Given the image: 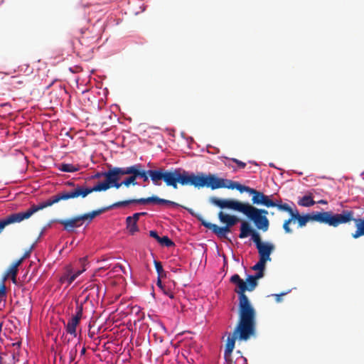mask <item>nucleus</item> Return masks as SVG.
Wrapping results in <instances>:
<instances>
[{
  "instance_id": "46",
  "label": "nucleus",
  "mask_w": 364,
  "mask_h": 364,
  "mask_svg": "<svg viewBox=\"0 0 364 364\" xmlns=\"http://www.w3.org/2000/svg\"><path fill=\"white\" fill-rule=\"evenodd\" d=\"M16 80V78L14 77V82H13V84H21L22 83L21 81H19V80L17 81Z\"/></svg>"
},
{
  "instance_id": "5",
  "label": "nucleus",
  "mask_w": 364,
  "mask_h": 364,
  "mask_svg": "<svg viewBox=\"0 0 364 364\" xmlns=\"http://www.w3.org/2000/svg\"><path fill=\"white\" fill-rule=\"evenodd\" d=\"M180 168L166 170L163 168L158 169L144 170L142 164L138 168V177L143 179L144 182L149 181L150 177L152 183L156 186H160L164 181L167 186H171L174 189L178 188Z\"/></svg>"
},
{
  "instance_id": "33",
  "label": "nucleus",
  "mask_w": 364,
  "mask_h": 364,
  "mask_svg": "<svg viewBox=\"0 0 364 364\" xmlns=\"http://www.w3.org/2000/svg\"><path fill=\"white\" fill-rule=\"evenodd\" d=\"M126 223H127V228L132 235H134L135 232L139 231V228L136 225V223H134V222L129 223L128 220H126Z\"/></svg>"
},
{
  "instance_id": "14",
  "label": "nucleus",
  "mask_w": 364,
  "mask_h": 364,
  "mask_svg": "<svg viewBox=\"0 0 364 364\" xmlns=\"http://www.w3.org/2000/svg\"><path fill=\"white\" fill-rule=\"evenodd\" d=\"M252 201L253 204L262 205L267 208L274 207V201L270 199L269 196L264 195L262 192L254 189Z\"/></svg>"
},
{
  "instance_id": "23",
  "label": "nucleus",
  "mask_w": 364,
  "mask_h": 364,
  "mask_svg": "<svg viewBox=\"0 0 364 364\" xmlns=\"http://www.w3.org/2000/svg\"><path fill=\"white\" fill-rule=\"evenodd\" d=\"M125 174L122 173H117L115 176H114V178H115V182H112V187H114L116 188H119L122 186H124L126 187H129L132 185V182L127 177L123 181L119 182L121 176H124Z\"/></svg>"
},
{
  "instance_id": "1",
  "label": "nucleus",
  "mask_w": 364,
  "mask_h": 364,
  "mask_svg": "<svg viewBox=\"0 0 364 364\" xmlns=\"http://www.w3.org/2000/svg\"><path fill=\"white\" fill-rule=\"evenodd\" d=\"M65 185L68 186L73 187V189L68 191H62L58 193V194L52 196L48 198L46 201L41 202L38 205H32L31 207L25 212H19L11 214L6 217L4 219H0V233L4 229V228L9 225L20 223L24 220L28 219L33 215L35 213L41 210L46 208L50 207L55 203H58L60 200H67L69 199L77 198L79 196H70L73 192L75 191L77 188H88V187L80 186L78 184H75L72 181H67Z\"/></svg>"
},
{
  "instance_id": "41",
  "label": "nucleus",
  "mask_w": 364,
  "mask_h": 364,
  "mask_svg": "<svg viewBox=\"0 0 364 364\" xmlns=\"http://www.w3.org/2000/svg\"><path fill=\"white\" fill-rule=\"evenodd\" d=\"M231 161H232L234 163H235L240 168H245L246 166V164L243 161H241L235 158L230 159Z\"/></svg>"
},
{
  "instance_id": "9",
  "label": "nucleus",
  "mask_w": 364,
  "mask_h": 364,
  "mask_svg": "<svg viewBox=\"0 0 364 364\" xmlns=\"http://www.w3.org/2000/svg\"><path fill=\"white\" fill-rule=\"evenodd\" d=\"M355 218V212L353 210H343L341 213L337 214L330 212L329 225L338 227L341 224L353 221Z\"/></svg>"
},
{
  "instance_id": "25",
  "label": "nucleus",
  "mask_w": 364,
  "mask_h": 364,
  "mask_svg": "<svg viewBox=\"0 0 364 364\" xmlns=\"http://www.w3.org/2000/svg\"><path fill=\"white\" fill-rule=\"evenodd\" d=\"M94 26H89L87 28H82V38H91L92 39L97 38V35L95 33Z\"/></svg>"
},
{
  "instance_id": "36",
  "label": "nucleus",
  "mask_w": 364,
  "mask_h": 364,
  "mask_svg": "<svg viewBox=\"0 0 364 364\" xmlns=\"http://www.w3.org/2000/svg\"><path fill=\"white\" fill-rule=\"evenodd\" d=\"M77 344H76L73 348H72L69 351V362L72 363L75 360L77 353Z\"/></svg>"
},
{
  "instance_id": "22",
  "label": "nucleus",
  "mask_w": 364,
  "mask_h": 364,
  "mask_svg": "<svg viewBox=\"0 0 364 364\" xmlns=\"http://www.w3.org/2000/svg\"><path fill=\"white\" fill-rule=\"evenodd\" d=\"M80 322L77 321V318H70L68 323L65 325L66 332L74 337L77 336L76 328L79 325Z\"/></svg>"
},
{
  "instance_id": "6",
  "label": "nucleus",
  "mask_w": 364,
  "mask_h": 364,
  "mask_svg": "<svg viewBox=\"0 0 364 364\" xmlns=\"http://www.w3.org/2000/svg\"><path fill=\"white\" fill-rule=\"evenodd\" d=\"M230 281L237 286L235 291L238 294V315L256 318V311L245 294L248 291L247 283L237 274H233Z\"/></svg>"
},
{
  "instance_id": "44",
  "label": "nucleus",
  "mask_w": 364,
  "mask_h": 364,
  "mask_svg": "<svg viewBox=\"0 0 364 364\" xmlns=\"http://www.w3.org/2000/svg\"><path fill=\"white\" fill-rule=\"evenodd\" d=\"M32 249H33V247H31L30 248V250H28V251H26V252L23 254V256H22V257L18 259V260H21V264H22V262H23V260H24L25 259L28 258V257L30 256Z\"/></svg>"
},
{
  "instance_id": "24",
  "label": "nucleus",
  "mask_w": 364,
  "mask_h": 364,
  "mask_svg": "<svg viewBox=\"0 0 364 364\" xmlns=\"http://www.w3.org/2000/svg\"><path fill=\"white\" fill-rule=\"evenodd\" d=\"M315 203L316 202L314 200L312 194L311 193L303 196L298 201V204L304 207H310L314 205Z\"/></svg>"
},
{
  "instance_id": "16",
  "label": "nucleus",
  "mask_w": 364,
  "mask_h": 364,
  "mask_svg": "<svg viewBox=\"0 0 364 364\" xmlns=\"http://www.w3.org/2000/svg\"><path fill=\"white\" fill-rule=\"evenodd\" d=\"M310 221H316L329 225L330 212H313L309 214Z\"/></svg>"
},
{
  "instance_id": "15",
  "label": "nucleus",
  "mask_w": 364,
  "mask_h": 364,
  "mask_svg": "<svg viewBox=\"0 0 364 364\" xmlns=\"http://www.w3.org/2000/svg\"><path fill=\"white\" fill-rule=\"evenodd\" d=\"M249 235L252 236V240L253 242H255V235L257 237H260L259 234L256 230L251 228L249 223L244 221L242 223L240 226V233L239 235V237L240 238H245Z\"/></svg>"
},
{
  "instance_id": "11",
  "label": "nucleus",
  "mask_w": 364,
  "mask_h": 364,
  "mask_svg": "<svg viewBox=\"0 0 364 364\" xmlns=\"http://www.w3.org/2000/svg\"><path fill=\"white\" fill-rule=\"evenodd\" d=\"M198 220L201 223V225L205 228L210 230L214 234H215L220 238H225L226 234L230 232V228L225 225L224 227H219L215 224L207 222L201 215L197 216Z\"/></svg>"
},
{
  "instance_id": "37",
  "label": "nucleus",
  "mask_w": 364,
  "mask_h": 364,
  "mask_svg": "<svg viewBox=\"0 0 364 364\" xmlns=\"http://www.w3.org/2000/svg\"><path fill=\"white\" fill-rule=\"evenodd\" d=\"M146 214V213H136L132 216L127 217V220H128L129 223L130 222L137 223V221L139 219V217L141 215H144Z\"/></svg>"
},
{
  "instance_id": "19",
  "label": "nucleus",
  "mask_w": 364,
  "mask_h": 364,
  "mask_svg": "<svg viewBox=\"0 0 364 364\" xmlns=\"http://www.w3.org/2000/svg\"><path fill=\"white\" fill-rule=\"evenodd\" d=\"M218 218L221 223H225L228 226H233L239 221V218L237 217L225 214L222 211L219 212Z\"/></svg>"
},
{
  "instance_id": "31",
  "label": "nucleus",
  "mask_w": 364,
  "mask_h": 364,
  "mask_svg": "<svg viewBox=\"0 0 364 364\" xmlns=\"http://www.w3.org/2000/svg\"><path fill=\"white\" fill-rule=\"evenodd\" d=\"M159 243L162 245L167 247H173L174 246V242L168 237V236H163L161 237Z\"/></svg>"
},
{
  "instance_id": "29",
  "label": "nucleus",
  "mask_w": 364,
  "mask_h": 364,
  "mask_svg": "<svg viewBox=\"0 0 364 364\" xmlns=\"http://www.w3.org/2000/svg\"><path fill=\"white\" fill-rule=\"evenodd\" d=\"M158 205H170L172 206H178L179 205L173 201L168 200L166 199L160 198L158 196H156L155 203Z\"/></svg>"
},
{
  "instance_id": "7",
  "label": "nucleus",
  "mask_w": 364,
  "mask_h": 364,
  "mask_svg": "<svg viewBox=\"0 0 364 364\" xmlns=\"http://www.w3.org/2000/svg\"><path fill=\"white\" fill-rule=\"evenodd\" d=\"M117 167H112L109 166V169L105 172H97L92 178H100L102 176L105 177V180L102 182L97 183L93 187H88V188H77L75 192H73L70 196H81V198H85L88 194L92 192L105 191L109 188H112V182H115L114 176L117 174Z\"/></svg>"
},
{
  "instance_id": "28",
  "label": "nucleus",
  "mask_w": 364,
  "mask_h": 364,
  "mask_svg": "<svg viewBox=\"0 0 364 364\" xmlns=\"http://www.w3.org/2000/svg\"><path fill=\"white\" fill-rule=\"evenodd\" d=\"M245 282L247 283L248 291H252L258 284L257 281H256L253 275H249Z\"/></svg>"
},
{
  "instance_id": "42",
  "label": "nucleus",
  "mask_w": 364,
  "mask_h": 364,
  "mask_svg": "<svg viewBox=\"0 0 364 364\" xmlns=\"http://www.w3.org/2000/svg\"><path fill=\"white\" fill-rule=\"evenodd\" d=\"M6 290L5 284L3 281L0 284V296L3 297V296H6Z\"/></svg>"
},
{
  "instance_id": "17",
  "label": "nucleus",
  "mask_w": 364,
  "mask_h": 364,
  "mask_svg": "<svg viewBox=\"0 0 364 364\" xmlns=\"http://www.w3.org/2000/svg\"><path fill=\"white\" fill-rule=\"evenodd\" d=\"M21 264V260H16V262H14L11 265V267L7 269L4 277V281H5L7 278L10 277L12 282L14 284H16V276L18 272V267Z\"/></svg>"
},
{
  "instance_id": "43",
  "label": "nucleus",
  "mask_w": 364,
  "mask_h": 364,
  "mask_svg": "<svg viewBox=\"0 0 364 364\" xmlns=\"http://www.w3.org/2000/svg\"><path fill=\"white\" fill-rule=\"evenodd\" d=\"M149 235H150V237H153V238L156 239V240H157V242H159V240H160V239H161V237H160V236L158 235L157 232H156V231H155V230H151V231H149Z\"/></svg>"
},
{
  "instance_id": "47",
  "label": "nucleus",
  "mask_w": 364,
  "mask_h": 364,
  "mask_svg": "<svg viewBox=\"0 0 364 364\" xmlns=\"http://www.w3.org/2000/svg\"><path fill=\"white\" fill-rule=\"evenodd\" d=\"M318 203L321 204H327V201L325 200H320Z\"/></svg>"
},
{
  "instance_id": "20",
  "label": "nucleus",
  "mask_w": 364,
  "mask_h": 364,
  "mask_svg": "<svg viewBox=\"0 0 364 364\" xmlns=\"http://www.w3.org/2000/svg\"><path fill=\"white\" fill-rule=\"evenodd\" d=\"M228 186L227 188L229 189H237L240 193L247 192L250 194L253 193L254 188H252L249 186H246L239 183L238 182H235L231 180L228 181Z\"/></svg>"
},
{
  "instance_id": "34",
  "label": "nucleus",
  "mask_w": 364,
  "mask_h": 364,
  "mask_svg": "<svg viewBox=\"0 0 364 364\" xmlns=\"http://www.w3.org/2000/svg\"><path fill=\"white\" fill-rule=\"evenodd\" d=\"M72 275V270L68 269L67 272L60 277L61 283H67L68 285L71 284L73 282H70V277Z\"/></svg>"
},
{
  "instance_id": "39",
  "label": "nucleus",
  "mask_w": 364,
  "mask_h": 364,
  "mask_svg": "<svg viewBox=\"0 0 364 364\" xmlns=\"http://www.w3.org/2000/svg\"><path fill=\"white\" fill-rule=\"evenodd\" d=\"M157 286L164 292V294H166V295H168L170 298H173V295L171 294V293H168L166 289H165V287L162 284V282L161 280V278L158 277V279H157V283H156Z\"/></svg>"
},
{
  "instance_id": "35",
  "label": "nucleus",
  "mask_w": 364,
  "mask_h": 364,
  "mask_svg": "<svg viewBox=\"0 0 364 364\" xmlns=\"http://www.w3.org/2000/svg\"><path fill=\"white\" fill-rule=\"evenodd\" d=\"M154 266L156 270V272L159 275L158 277L161 278V277H163V274L164 273L163 266L160 262H158L156 260H154Z\"/></svg>"
},
{
  "instance_id": "40",
  "label": "nucleus",
  "mask_w": 364,
  "mask_h": 364,
  "mask_svg": "<svg viewBox=\"0 0 364 364\" xmlns=\"http://www.w3.org/2000/svg\"><path fill=\"white\" fill-rule=\"evenodd\" d=\"M85 270V269H82V270H78L74 274H72V275L70 276V282H73L75 279L79 276Z\"/></svg>"
},
{
  "instance_id": "8",
  "label": "nucleus",
  "mask_w": 364,
  "mask_h": 364,
  "mask_svg": "<svg viewBox=\"0 0 364 364\" xmlns=\"http://www.w3.org/2000/svg\"><path fill=\"white\" fill-rule=\"evenodd\" d=\"M108 210H109V207L102 208L69 219L60 220L58 223L63 226L65 230L70 232H73L75 228L82 226L84 222L87 221L90 223L96 216Z\"/></svg>"
},
{
  "instance_id": "13",
  "label": "nucleus",
  "mask_w": 364,
  "mask_h": 364,
  "mask_svg": "<svg viewBox=\"0 0 364 364\" xmlns=\"http://www.w3.org/2000/svg\"><path fill=\"white\" fill-rule=\"evenodd\" d=\"M138 168H140V164H136L133 166L126 167V168H120L117 167V174L122 173L129 175L128 178L132 182V186L137 185L136 179L138 177Z\"/></svg>"
},
{
  "instance_id": "4",
  "label": "nucleus",
  "mask_w": 364,
  "mask_h": 364,
  "mask_svg": "<svg viewBox=\"0 0 364 364\" xmlns=\"http://www.w3.org/2000/svg\"><path fill=\"white\" fill-rule=\"evenodd\" d=\"M228 179L218 178L213 174L205 175L199 173L196 175L193 173L180 168L178 183L181 186H193L195 188L207 187L212 190L227 188L228 186Z\"/></svg>"
},
{
  "instance_id": "27",
  "label": "nucleus",
  "mask_w": 364,
  "mask_h": 364,
  "mask_svg": "<svg viewBox=\"0 0 364 364\" xmlns=\"http://www.w3.org/2000/svg\"><path fill=\"white\" fill-rule=\"evenodd\" d=\"M59 170L63 172L73 173L79 170V167L70 164H61L59 166Z\"/></svg>"
},
{
  "instance_id": "2",
  "label": "nucleus",
  "mask_w": 364,
  "mask_h": 364,
  "mask_svg": "<svg viewBox=\"0 0 364 364\" xmlns=\"http://www.w3.org/2000/svg\"><path fill=\"white\" fill-rule=\"evenodd\" d=\"M210 201L220 208H230L242 213L254 223L257 229L263 232L268 230L269 222L267 218V210L259 209L249 203H243L234 200H223L216 197H211Z\"/></svg>"
},
{
  "instance_id": "32",
  "label": "nucleus",
  "mask_w": 364,
  "mask_h": 364,
  "mask_svg": "<svg viewBox=\"0 0 364 364\" xmlns=\"http://www.w3.org/2000/svg\"><path fill=\"white\" fill-rule=\"evenodd\" d=\"M82 305L77 303L75 314L71 318H77V321H80L82 316Z\"/></svg>"
},
{
  "instance_id": "45",
  "label": "nucleus",
  "mask_w": 364,
  "mask_h": 364,
  "mask_svg": "<svg viewBox=\"0 0 364 364\" xmlns=\"http://www.w3.org/2000/svg\"><path fill=\"white\" fill-rule=\"evenodd\" d=\"M255 278L256 281H257L259 279L263 277L264 276V271H258L255 275H253Z\"/></svg>"
},
{
  "instance_id": "10",
  "label": "nucleus",
  "mask_w": 364,
  "mask_h": 364,
  "mask_svg": "<svg viewBox=\"0 0 364 364\" xmlns=\"http://www.w3.org/2000/svg\"><path fill=\"white\" fill-rule=\"evenodd\" d=\"M255 240L254 243L255 244L256 248L257 249L259 258L264 259L267 262L272 260L271 254L275 250V246L271 242H262L261 237H255Z\"/></svg>"
},
{
  "instance_id": "3",
  "label": "nucleus",
  "mask_w": 364,
  "mask_h": 364,
  "mask_svg": "<svg viewBox=\"0 0 364 364\" xmlns=\"http://www.w3.org/2000/svg\"><path fill=\"white\" fill-rule=\"evenodd\" d=\"M256 318L238 315L237 323L231 335H229L225 344V355L232 353L235 341H247L256 333Z\"/></svg>"
},
{
  "instance_id": "21",
  "label": "nucleus",
  "mask_w": 364,
  "mask_h": 364,
  "mask_svg": "<svg viewBox=\"0 0 364 364\" xmlns=\"http://www.w3.org/2000/svg\"><path fill=\"white\" fill-rule=\"evenodd\" d=\"M291 219L293 220H297L299 227H304L310 221V215L309 214L301 215L298 210H296L293 214H291Z\"/></svg>"
},
{
  "instance_id": "51",
  "label": "nucleus",
  "mask_w": 364,
  "mask_h": 364,
  "mask_svg": "<svg viewBox=\"0 0 364 364\" xmlns=\"http://www.w3.org/2000/svg\"><path fill=\"white\" fill-rule=\"evenodd\" d=\"M191 214L193 215V212L191 210H188Z\"/></svg>"
},
{
  "instance_id": "30",
  "label": "nucleus",
  "mask_w": 364,
  "mask_h": 364,
  "mask_svg": "<svg viewBox=\"0 0 364 364\" xmlns=\"http://www.w3.org/2000/svg\"><path fill=\"white\" fill-rule=\"evenodd\" d=\"M267 261L259 258V261L252 267L255 271H264Z\"/></svg>"
},
{
  "instance_id": "49",
  "label": "nucleus",
  "mask_w": 364,
  "mask_h": 364,
  "mask_svg": "<svg viewBox=\"0 0 364 364\" xmlns=\"http://www.w3.org/2000/svg\"><path fill=\"white\" fill-rule=\"evenodd\" d=\"M118 267L123 271V272H124L123 267L121 264L119 265Z\"/></svg>"
},
{
  "instance_id": "38",
  "label": "nucleus",
  "mask_w": 364,
  "mask_h": 364,
  "mask_svg": "<svg viewBox=\"0 0 364 364\" xmlns=\"http://www.w3.org/2000/svg\"><path fill=\"white\" fill-rule=\"evenodd\" d=\"M293 221L291 219V216L290 218L285 220L283 224V228L287 233H291L292 232V230L289 228V224Z\"/></svg>"
},
{
  "instance_id": "12",
  "label": "nucleus",
  "mask_w": 364,
  "mask_h": 364,
  "mask_svg": "<svg viewBox=\"0 0 364 364\" xmlns=\"http://www.w3.org/2000/svg\"><path fill=\"white\" fill-rule=\"evenodd\" d=\"M156 196L149 197L146 198H139V199H129L122 201H118L114 203V204L109 205V209L113 208H120L124 207L129 204H141L146 205L149 203H155Z\"/></svg>"
},
{
  "instance_id": "50",
  "label": "nucleus",
  "mask_w": 364,
  "mask_h": 364,
  "mask_svg": "<svg viewBox=\"0 0 364 364\" xmlns=\"http://www.w3.org/2000/svg\"><path fill=\"white\" fill-rule=\"evenodd\" d=\"M276 296H277V300L279 301V294H277Z\"/></svg>"
},
{
  "instance_id": "26",
  "label": "nucleus",
  "mask_w": 364,
  "mask_h": 364,
  "mask_svg": "<svg viewBox=\"0 0 364 364\" xmlns=\"http://www.w3.org/2000/svg\"><path fill=\"white\" fill-rule=\"evenodd\" d=\"M274 207H277L279 210L287 212L290 216L295 211L287 203H282V201H274Z\"/></svg>"
},
{
  "instance_id": "18",
  "label": "nucleus",
  "mask_w": 364,
  "mask_h": 364,
  "mask_svg": "<svg viewBox=\"0 0 364 364\" xmlns=\"http://www.w3.org/2000/svg\"><path fill=\"white\" fill-rule=\"evenodd\" d=\"M353 223L355 224V230L351 234V237L353 239H358L364 236V217L355 218V220H353Z\"/></svg>"
},
{
  "instance_id": "48",
  "label": "nucleus",
  "mask_w": 364,
  "mask_h": 364,
  "mask_svg": "<svg viewBox=\"0 0 364 364\" xmlns=\"http://www.w3.org/2000/svg\"><path fill=\"white\" fill-rule=\"evenodd\" d=\"M85 352H86V349H85V348H83L81 350L80 353H81V355H84L85 353Z\"/></svg>"
}]
</instances>
